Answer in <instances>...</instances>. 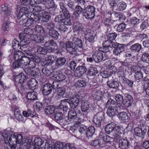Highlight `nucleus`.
<instances>
[{"label":"nucleus","mask_w":149,"mask_h":149,"mask_svg":"<svg viewBox=\"0 0 149 149\" xmlns=\"http://www.w3.org/2000/svg\"><path fill=\"white\" fill-rule=\"evenodd\" d=\"M66 59L64 57L58 58L56 60L55 69H57L61 66L64 65L66 62Z\"/></svg>","instance_id":"28"},{"label":"nucleus","mask_w":149,"mask_h":149,"mask_svg":"<svg viewBox=\"0 0 149 149\" xmlns=\"http://www.w3.org/2000/svg\"><path fill=\"white\" fill-rule=\"evenodd\" d=\"M28 87L31 88H34L37 85V82L34 79H31L28 82Z\"/></svg>","instance_id":"45"},{"label":"nucleus","mask_w":149,"mask_h":149,"mask_svg":"<svg viewBox=\"0 0 149 149\" xmlns=\"http://www.w3.org/2000/svg\"><path fill=\"white\" fill-rule=\"evenodd\" d=\"M117 46L115 47L116 48L113 50V54L118 55L123 50V47L120 44H116Z\"/></svg>","instance_id":"37"},{"label":"nucleus","mask_w":149,"mask_h":149,"mask_svg":"<svg viewBox=\"0 0 149 149\" xmlns=\"http://www.w3.org/2000/svg\"><path fill=\"white\" fill-rule=\"evenodd\" d=\"M37 14L38 15V14H36L32 12L29 13L27 17H29L33 22H39L40 18Z\"/></svg>","instance_id":"23"},{"label":"nucleus","mask_w":149,"mask_h":149,"mask_svg":"<svg viewBox=\"0 0 149 149\" xmlns=\"http://www.w3.org/2000/svg\"><path fill=\"white\" fill-rule=\"evenodd\" d=\"M30 37L29 35L25 33L19 34V37L20 40V48L22 49L24 47L30 42Z\"/></svg>","instance_id":"2"},{"label":"nucleus","mask_w":149,"mask_h":149,"mask_svg":"<svg viewBox=\"0 0 149 149\" xmlns=\"http://www.w3.org/2000/svg\"><path fill=\"white\" fill-rule=\"evenodd\" d=\"M115 99L117 102V104L118 106L119 107L121 106L123 104L124 100L123 95L119 94H117L115 96Z\"/></svg>","instance_id":"35"},{"label":"nucleus","mask_w":149,"mask_h":149,"mask_svg":"<svg viewBox=\"0 0 149 149\" xmlns=\"http://www.w3.org/2000/svg\"><path fill=\"white\" fill-rule=\"evenodd\" d=\"M65 48L67 52L71 54H75L77 52L75 49V46L73 43L70 41H68L64 43Z\"/></svg>","instance_id":"10"},{"label":"nucleus","mask_w":149,"mask_h":149,"mask_svg":"<svg viewBox=\"0 0 149 149\" xmlns=\"http://www.w3.org/2000/svg\"><path fill=\"white\" fill-rule=\"evenodd\" d=\"M57 16L55 18L54 20L56 22L62 23L64 19V17H68L63 13Z\"/></svg>","instance_id":"42"},{"label":"nucleus","mask_w":149,"mask_h":149,"mask_svg":"<svg viewBox=\"0 0 149 149\" xmlns=\"http://www.w3.org/2000/svg\"><path fill=\"white\" fill-rule=\"evenodd\" d=\"M37 51L39 54H47L48 51L44 47L43 48L40 47H38L37 49Z\"/></svg>","instance_id":"60"},{"label":"nucleus","mask_w":149,"mask_h":149,"mask_svg":"<svg viewBox=\"0 0 149 149\" xmlns=\"http://www.w3.org/2000/svg\"><path fill=\"white\" fill-rule=\"evenodd\" d=\"M115 124L113 123H111L106 125L105 127V131L106 133L109 134L113 131H115Z\"/></svg>","instance_id":"26"},{"label":"nucleus","mask_w":149,"mask_h":149,"mask_svg":"<svg viewBox=\"0 0 149 149\" xmlns=\"http://www.w3.org/2000/svg\"><path fill=\"white\" fill-rule=\"evenodd\" d=\"M133 101L132 97L130 95H127L124 99L123 104L126 107H129L131 105Z\"/></svg>","instance_id":"19"},{"label":"nucleus","mask_w":149,"mask_h":149,"mask_svg":"<svg viewBox=\"0 0 149 149\" xmlns=\"http://www.w3.org/2000/svg\"><path fill=\"white\" fill-rule=\"evenodd\" d=\"M65 88L61 86L57 90V91L59 95L62 96L63 97H70L71 95L70 93H68L67 95H65Z\"/></svg>","instance_id":"25"},{"label":"nucleus","mask_w":149,"mask_h":149,"mask_svg":"<svg viewBox=\"0 0 149 149\" xmlns=\"http://www.w3.org/2000/svg\"><path fill=\"white\" fill-rule=\"evenodd\" d=\"M23 55V54H22L21 52H19L15 53L13 55V57L15 60L16 61H20Z\"/></svg>","instance_id":"62"},{"label":"nucleus","mask_w":149,"mask_h":149,"mask_svg":"<svg viewBox=\"0 0 149 149\" xmlns=\"http://www.w3.org/2000/svg\"><path fill=\"white\" fill-rule=\"evenodd\" d=\"M52 85V88H53L54 89H56L57 90L61 86L60 82L58 80L54 81Z\"/></svg>","instance_id":"61"},{"label":"nucleus","mask_w":149,"mask_h":149,"mask_svg":"<svg viewBox=\"0 0 149 149\" xmlns=\"http://www.w3.org/2000/svg\"><path fill=\"white\" fill-rule=\"evenodd\" d=\"M48 33L49 36L55 40H57L59 36L58 31L54 29H50Z\"/></svg>","instance_id":"32"},{"label":"nucleus","mask_w":149,"mask_h":149,"mask_svg":"<svg viewBox=\"0 0 149 149\" xmlns=\"http://www.w3.org/2000/svg\"><path fill=\"white\" fill-rule=\"evenodd\" d=\"M38 15L42 19V20L44 22H48L50 17V15L45 11L44 10L40 11L38 13Z\"/></svg>","instance_id":"18"},{"label":"nucleus","mask_w":149,"mask_h":149,"mask_svg":"<svg viewBox=\"0 0 149 149\" xmlns=\"http://www.w3.org/2000/svg\"><path fill=\"white\" fill-rule=\"evenodd\" d=\"M141 49V45L139 43H136L131 46L130 49L132 52L136 53L139 52Z\"/></svg>","instance_id":"27"},{"label":"nucleus","mask_w":149,"mask_h":149,"mask_svg":"<svg viewBox=\"0 0 149 149\" xmlns=\"http://www.w3.org/2000/svg\"><path fill=\"white\" fill-rule=\"evenodd\" d=\"M74 45L75 46V49H77L78 48H82L83 45L81 40L76 37H74L73 39Z\"/></svg>","instance_id":"29"},{"label":"nucleus","mask_w":149,"mask_h":149,"mask_svg":"<svg viewBox=\"0 0 149 149\" xmlns=\"http://www.w3.org/2000/svg\"><path fill=\"white\" fill-rule=\"evenodd\" d=\"M95 132V129L93 126L89 127L87 130L86 136L88 137H90L92 136L94 134Z\"/></svg>","instance_id":"40"},{"label":"nucleus","mask_w":149,"mask_h":149,"mask_svg":"<svg viewBox=\"0 0 149 149\" xmlns=\"http://www.w3.org/2000/svg\"><path fill=\"white\" fill-rule=\"evenodd\" d=\"M30 59V58H29V56H23L22 55L20 60L21 64L23 66L27 65Z\"/></svg>","instance_id":"43"},{"label":"nucleus","mask_w":149,"mask_h":149,"mask_svg":"<svg viewBox=\"0 0 149 149\" xmlns=\"http://www.w3.org/2000/svg\"><path fill=\"white\" fill-rule=\"evenodd\" d=\"M118 8L116 9L119 10H123L125 9L126 7V4L124 2L119 3L117 5Z\"/></svg>","instance_id":"55"},{"label":"nucleus","mask_w":149,"mask_h":149,"mask_svg":"<svg viewBox=\"0 0 149 149\" xmlns=\"http://www.w3.org/2000/svg\"><path fill=\"white\" fill-rule=\"evenodd\" d=\"M141 60L143 62L149 63V54L148 52H145L142 55L141 57Z\"/></svg>","instance_id":"50"},{"label":"nucleus","mask_w":149,"mask_h":149,"mask_svg":"<svg viewBox=\"0 0 149 149\" xmlns=\"http://www.w3.org/2000/svg\"><path fill=\"white\" fill-rule=\"evenodd\" d=\"M57 79L58 81H63L65 80L66 79V77L61 72L58 74L56 77H55Z\"/></svg>","instance_id":"59"},{"label":"nucleus","mask_w":149,"mask_h":149,"mask_svg":"<svg viewBox=\"0 0 149 149\" xmlns=\"http://www.w3.org/2000/svg\"><path fill=\"white\" fill-rule=\"evenodd\" d=\"M46 49L48 52H52L54 50L57 49V45L53 40L46 42L44 45Z\"/></svg>","instance_id":"7"},{"label":"nucleus","mask_w":149,"mask_h":149,"mask_svg":"<svg viewBox=\"0 0 149 149\" xmlns=\"http://www.w3.org/2000/svg\"><path fill=\"white\" fill-rule=\"evenodd\" d=\"M73 30L74 31H82L83 29V26L79 22H76L73 24Z\"/></svg>","instance_id":"34"},{"label":"nucleus","mask_w":149,"mask_h":149,"mask_svg":"<svg viewBox=\"0 0 149 149\" xmlns=\"http://www.w3.org/2000/svg\"><path fill=\"white\" fill-rule=\"evenodd\" d=\"M1 13L3 17L9 16L11 13L10 8L7 5H2L1 6Z\"/></svg>","instance_id":"13"},{"label":"nucleus","mask_w":149,"mask_h":149,"mask_svg":"<svg viewBox=\"0 0 149 149\" xmlns=\"http://www.w3.org/2000/svg\"><path fill=\"white\" fill-rule=\"evenodd\" d=\"M119 144L121 149H128L130 146V142L127 139L123 138L120 139Z\"/></svg>","instance_id":"14"},{"label":"nucleus","mask_w":149,"mask_h":149,"mask_svg":"<svg viewBox=\"0 0 149 149\" xmlns=\"http://www.w3.org/2000/svg\"><path fill=\"white\" fill-rule=\"evenodd\" d=\"M55 110V108L51 105L47 106L45 109L46 113L48 114H53Z\"/></svg>","instance_id":"44"},{"label":"nucleus","mask_w":149,"mask_h":149,"mask_svg":"<svg viewBox=\"0 0 149 149\" xmlns=\"http://www.w3.org/2000/svg\"><path fill=\"white\" fill-rule=\"evenodd\" d=\"M98 72L96 68L93 67H90L88 71V74L90 76H94Z\"/></svg>","instance_id":"49"},{"label":"nucleus","mask_w":149,"mask_h":149,"mask_svg":"<svg viewBox=\"0 0 149 149\" xmlns=\"http://www.w3.org/2000/svg\"><path fill=\"white\" fill-rule=\"evenodd\" d=\"M90 103L87 101L82 102L81 105V110L83 112H87L90 108Z\"/></svg>","instance_id":"31"},{"label":"nucleus","mask_w":149,"mask_h":149,"mask_svg":"<svg viewBox=\"0 0 149 149\" xmlns=\"http://www.w3.org/2000/svg\"><path fill=\"white\" fill-rule=\"evenodd\" d=\"M14 114L16 118L18 121H20L23 120L22 116L21 115L20 111L19 110H15L14 112Z\"/></svg>","instance_id":"57"},{"label":"nucleus","mask_w":149,"mask_h":149,"mask_svg":"<svg viewBox=\"0 0 149 149\" xmlns=\"http://www.w3.org/2000/svg\"><path fill=\"white\" fill-rule=\"evenodd\" d=\"M100 137L102 139L103 141L106 143H109L111 140V138L102 132H101L100 134Z\"/></svg>","instance_id":"38"},{"label":"nucleus","mask_w":149,"mask_h":149,"mask_svg":"<svg viewBox=\"0 0 149 149\" xmlns=\"http://www.w3.org/2000/svg\"><path fill=\"white\" fill-rule=\"evenodd\" d=\"M79 99V95L78 94H76L73 95L72 97L68 99L70 100V106L72 108L74 109L78 106Z\"/></svg>","instance_id":"9"},{"label":"nucleus","mask_w":149,"mask_h":149,"mask_svg":"<svg viewBox=\"0 0 149 149\" xmlns=\"http://www.w3.org/2000/svg\"><path fill=\"white\" fill-rule=\"evenodd\" d=\"M95 36L94 31H90L87 32L85 35L86 39L90 42H93Z\"/></svg>","instance_id":"21"},{"label":"nucleus","mask_w":149,"mask_h":149,"mask_svg":"<svg viewBox=\"0 0 149 149\" xmlns=\"http://www.w3.org/2000/svg\"><path fill=\"white\" fill-rule=\"evenodd\" d=\"M117 36V34L115 33H110L107 36V38L108 40L111 41L116 38Z\"/></svg>","instance_id":"64"},{"label":"nucleus","mask_w":149,"mask_h":149,"mask_svg":"<svg viewBox=\"0 0 149 149\" xmlns=\"http://www.w3.org/2000/svg\"><path fill=\"white\" fill-rule=\"evenodd\" d=\"M108 85L110 88L116 89L118 88L119 84L116 81H108L107 83Z\"/></svg>","instance_id":"48"},{"label":"nucleus","mask_w":149,"mask_h":149,"mask_svg":"<svg viewBox=\"0 0 149 149\" xmlns=\"http://www.w3.org/2000/svg\"><path fill=\"white\" fill-rule=\"evenodd\" d=\"M26 77L24 75L23 72H22L15 78V81L16 82L18 83V84L24 83L26 82Z\"/></svg>","instance_id":"20"},{"label":"nucleus","mask_w":149,"mask_h":149,"mask_svg":"<svg viewBox=\"0 0 149 149\" xmlns=\"http://www.w3.org/2000/svg\"><path fill=\"white\" fill-rule=\"evenodd\" d=\"M86 71L87 69L85 65L79 66L74 71V76L76 77H80L86 72Z\"/></svg>","instance_id":"8"},{"label":"nucleus","mask_w":149,"mask_h":149,"mask_svg":"<svg viewBox=\"0 0 149 149\" xmlns=\"http://www.w3.org/2000/svg\"><path fill=\"white\" fill-rule=\"evenodd\" d=\"M31 38L32 40L38 43L42 42L44 39L43 37L40 35H32Z\"/></svg>","instance_id":"36"},{"label":"nucleus","mask_w":149,"mask_h":149,"mask_svg":"<svg viewBox=\"0 0 149 149\" xmlns=\"http://www.w3.org/2000/svg\"><path fill=\"white\" fill-rule=\"evenodd\" d=\"M95 8L92 6L89 5L85 7L83 16L88 19H91L94 18L95 15Z\"/></svg>","instance_id":"1"},{"label":"nucleus","mask_w":149,"mask_h":149,"mask_svg":"<svg viewBox=\"0 0 149 149\" xmlns=\"http://www.w3.org/2000/svg\"><path fill=\"white\" fill-rule=\"evenodd\" d=\"M117 116L120 119L123 121H125L127 120L128 118L127 113L124 111L120 112L117 115Z\"/></svg>","instance_id":"39"},{"label":"nucleus","mask_w":149,"mask_h":149,"mask_svg":"<svg viewBox=\"0 0 149 149\" xmlns=\"http://www.w3.org/2000/svg\"><path fill=\"white\" fill-rule=\"evenodd\" d=\"M118 106H111L108 108L107 113L108 116L110 117H112L115 116L118 112V110L119 109Z\"/></svg>","instance_id":"11"},{"label":"nucleus","mask_w":149,"mask_h":149,"mask_svg":"<svg viewBox=\"0 0 149 149\" xmlns=\"http://www.w3.org/2000/svg\"><path fill=\"white\" fill-rule=\"evenodd\" d=\"M18 9H20L17 15V17L19 19L22 17L23 16L25 17L27 16L28 13V9L26 7H21L19 6L17 7Z\"/></svg>","instance_id":"16"},{"label":"nucleus","mask_w":149,"mask_h":149,"mask_svg":"<svg viewBox=\"0 0 149 149\" xmlns=\"http://www.w3.org/2000/svg\"><path fill=\"white\" fill-rule=\"evenodd\" d=\"M59 6L61 9L60 13H63L65 15L67 16L68 17H70V13L65 8L64 4L63 2H61L59 3Z\"/></svg>","instance_id":"24"},{"label":"nucleus","mask_w":149,"mask_h":149,"mask_svg":"<svg viewBox=\"0 0 149 149\" xmlns=\"http://www.w3.org/2000/svg\"><path fill=\"white\" fill-rule=\"evenodd\" d=\"M54 118L57 120H62L63 118L62 113L59 111H56L54 114Z\"/></svg>","instance_id":"47"},{"label":"nucleus","mask_w":149,"mask_h":149,"mask_svg":"<svg viewBox=\"0 0 149 149\" xmlns=\"http://www.w3.org/2000/svg\"><path fill=\"white\" fill-rule=\"evenodd\" d=\"M13 24L9 21H5L2 26L3 29L4 31H8L12 27Z\"/></svg>","instance_id":"41"},{"label":"nucleus","mask_w":149,"mask_h":149,"mask_svg":"<svg viewBox=\"0 0 149 149\" xmlns=\"http://www.w3.org/2000/svg\"><path fill=\"white\" fill-rule=\"evenodd\" d=\"M65 147L63 143L57 141L55 142L54 149H65Z\"/></svg>","instance_id":"52"},{"label":"nucleus","mask_w":149,"mask_h":149,"mask_svg":"<svg viewBox=\"0 0 149 149\" xmlns=\"http://www.w3.org/2000/svg\"><path fill=\"white\" fill-rule=\"evenodd\" d=\"M19 46L20 47V45L19 41L14 39L12 42V47L15 51H16L18 50Z\"/></svg>","instance_id":"53"},{"label":"nucleus","mask_w":149,"mask_h":149,"mask_svg":"<svg viewBox=\"0 0 149 149\" xmlns=\"http://www.w3.org/2000/svg\"><path fill=\"white\" fill-rule=\"evenodd\" d=\"M100 50V48L99 50L94 52L92 54L93 58L96 63H99L102 60H105L104 58L102 51Z\"/></svg>","instance_id":"6"},{"label":"nucleus","mask_w":149,"mask_h":149,"mask_svg":"<svg viewBox=\"0 0 149 149\" xmlns=\"http://www.w3.org/2000/svg\"><path fill=\"white\" fill-rule=\"evenodd\" d=\"M147 131L146 127L140 128L136 127L134 129V135L136 136L143 138Z\"/></svg>","instance_id":"15"},{"label":"nucleus","mask_w":149,"mask_h":149,"mask_svg":"<svg viewBox=\"0 0 149 149\" xmlns=\"http://www.w3.org/2000/svg\"><path fill=\"white\" fill-rule=\"evenodd\" d=\"M116 46L115 43L109 40L103 42V47L100 48V49L102 52H106L111 50L112 48L116 47Z\"/></svg>","instance_id":"3"},{"label":"nucleus","mask_w":149,"mask_h":149,"mask_svg":"<svg viewBox=\"0 0 149 149\" xmlns=\"http://www.w3.org/2000/svg\"><path fill=\"white\" fill-rule=\"evenodd\" d=\"M34 142L36 145L40 146L44 143V141L41 138L36 137L34 139Z\"/></svg>","instance_id":"56"},{"label":"nucleus","mask_w":149,"mask_h":149,"mask_svg":"<svg viewBox=\"0 0 149 149\" xmlns=\"http://www.w3.org/2000/svg\"><path fill=\"white\" fill-rule=\"evenodd\" d=\"M134 77L137 80L140 81L143 77V73L141 71H137L135 73Z\"/></svg>","instance_id":"58"},{"label":"nucleus","mask_w":149,"mask_h":149,"mask_svg":"<svg viewBox=\"0 0 149 149\" xmlns=\"http://www.w3.org/2000/svg\"><path fill=\"white\" fill-rule=\"evenodd\" d=\"M52 90V84L50 83H47L44 85L42 88V92L43 94L47 95L51 93Z\"/></svg>","instance_id":"17"},{"label":"nucleus","mask_w":149,"mask_h":149,"mask_svg":"<svg viewBox=\"0 0 149 149\" xmlns=\"http://www.w3.org/2000/svg\"><path fill=\"white\" fill-rule=\"evenodd\" d=\"M23 115L26 117L29 116L33 117L34 116V113L30 109H28L27 111H23Z\"/></svg>","instance_id":"51"},{"label":"nucleus","mask_w":149,"mask_h":149,"mask_svg":"<svg viewBox=\"0 0 149 149\" xmlns=\"http://www.w3.org/2000/svg\"><path fill=\"white\" fill-rule=\"evenodd\" d=\"M35 31L37 33L44 34L45 33V31L43 27L41 26L36 25L35 29Z\"/></svg>","instance_id":"54"},{"label":"nucleus","mask_w":149,"mask_h":149,"mask_svg":"<svg viewBox=\"0 0 149 149\" xmlns=\"http://www.w3.org/2000/svg\"><path fill=\"white\" fill-rule=\"evenodd\" d=\"M68 119L71 121L77 118V113L74 110H71L69 111L68 114Z\"/></svg>","instance_id":"46"},{"label":"nucleus","mask_w":149,"mask_h":149,"mask_svg":"<svg viewBox=\"0 0 149 149\" xmlns=\"http://www.w3.org/2000/svg\"><path fill=\"white\" fill-rule=\"evenodd\" d=\"M22 135L18 134L16 136L14 134L10 135L9 139L8 142L9 144H20L22 143Z\"/></svg>","instance_id":"4"},{"label":"nucleus","mask_w":149,"mask_h":149,"mask_svg":"<svg viewBox=\"0 0 149 149\" xmlns=\"http://www.w3.org/2000/svg\"><path fill=\"white\" fill-rule=\"evenodd\" d=\"M69 101L70 100L68 99H64L63 100L61 101L58 108L59 111L62 110L64 112L67 111L69 109L68 106L70 105Z\"/></svg>","instance_id":"12"},{"label":"nucleus","mask_w":149,"mask_h":149,"mask_svg":"<svg viewBox=\"0 0 149 149\" xmlns=\"http://www.w3.org/2000/svg\"><path fill=\"white\" fill-rule=\"evenodd\" d=\"M54 59L52 56H49L47 59L45 60L47 66L51 65L53 62Z\"/></svg>","instance_id":"63"},{"label":"nucleus","mask_w":149,"mask_h":149,"mask_svg":"<svg viewBox=\"0 0 149 149\" xmlns=\"http://www.w3.org/2000/svg\"><path fill=\"white\" fill-rule=\"evenodd\" d=\"M30 67L26 68L24 69V72L27 74L31 76H37L38 73L36 72L33 69Z\"/></svg>","instance_id":"30"},{"label":"nucleus","mask_w":149,"mask_h":149,"mask_svg":"<svg viewBox=\"0 0 149 149\" xmlns=\"http://www.w3.org/2000/svg\"><path fill=\"white\" fill-rule=\"evenodd\" d=\"M94 94L93 97L95 99L98 100L101 99L102 94L103 93V92L102 91L101 88L95 89L94 91Z\"/></svg>","instance_id":"22"},{"label":"nucleus","mask_w":149,"mask_h":149,"mask_svg":"<svg viewBox=\"0 0 149 149\" xmlns=\"http://www.w3.org/2000/svg\"><path fill=\"white\" fill-rule=\"evenodd\" d=\"M104 113L102 111L97 113L93 117V121L94 123L98 125V126H100L101 122L104 118Z\"/></svg>","instance_id":"5"},{"label":"nucleus","mask_w":149,"mask_h":149,"mask_svg":"<svg viewBox=\"0 0 149 149\" xmlns=\"http://www.w3.org/2000/svg\"><path fill=\"white\" fill-rule=\"evenodd\" d=\"M37 93L34 91L29 92L27 95V98L29 100H35L37 99Z\"/></svg>","instance_id":"33"}]
</instances>
